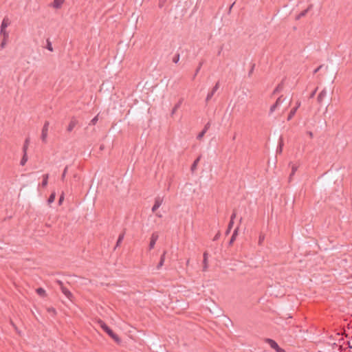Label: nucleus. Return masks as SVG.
Listing matches in <instances>:
<instances>
[{
    "label": "nucleus",
    "mask_w": 352,
    "mask_h": 352,
    "mask_svg": "<svg viewBox=\"0 0 352 352\" xmlns=\"http://www.w3.org/2000/svg\"><path fill=\"white\" fill-rule=\"evenodd\" d=\"M285 99V98L283 95H281L280 96H279V97L277 98V100H276V102H278V105H280V103H281V102H282Z\"/></svg>",
    "instance_id": "obj_41"
},
{
    "label": "nucleus",
    "mask_w": 352,
    "mask_h": 352,
    "mask_svg": "<svg viewBox=\"0 0 352 352\" xmlns=\"http://www.w3.org/2000/svg\"><path fill=\"white\" fill-rule=\"evenodd\" d=\"M208 253L205 252L204 253V258H203V270L206 271L208 268Z\"/></svg>",
    "instance_id": "obj_16"
},
{
    "label": "nucleus",
    "mask_w": 352,
    "mask_h": 352,
    "mask_svg": "<svg viewBox=\"0 0 352 352\" xmlns=\"http://www.w3.org/2000/svg\"><path fill=\"white\" fill-rule=\"evenodd\" d=\"M55 198H56V192H52L47 200V204L50 205L51 204H52L54 201Z\"/></svg>",
    "instance_id": "obj_24"
},
{
    "label": "nucleus",
    "mask_w": 352,
    "mask_h": 352,
    "mask_svg": "<svg viewBox=\"0 0 352 352\" xmlns=\"http://www.w3.org/2000/svg\"><path fill=\"white\" fill-rule=\"evenodd\" d=\"M77 120L75 119H72L70 122L69 123V125L67 126V131L68 132H71L74 128L76 126L77 124Z\"/></svg>",
    "instance_id": "obj_13"
},
{
    "label": "nucleus",
    "mask_w": 352,
    "mask_h": 352,
    "mask_svg": "<svg viewBox=\"0 0 352 352\" xmlns=\"http://www.w3.org/2000/svg\"><path fill=\"white\" fill-rule=\"evenodd\" d=\"M10 24V21L8 17L5 16L0 25V35H9L8 32L6 30L8 25Z\"/></svg>",
    "instance_id": "obj_2"
},
{
    "label": "nucleus",
    "mask_w": 352,
    "mask_h": 352,
    "mask_svg": "<svg viewBox=\"0 0 352 352\" xmlns=\"http://www.w3.org/2000/svg\"><path fill=\"white\" fill-rule=\"evenodd\" d=\"M108 335L118 344L122 343L121 337L117 331H107Z\"/></svg>",
    "instance_id": "obj_6"
},
{
    "label": "nucleus",
    "mask_w": 352,
    "mask_h": 352,
    "mask_svg": "<svg viewBox=\"0 0 352 352\" xmlns=\"http://www.w3.org/2000/svg\"><path fill=\"white\" fill-rule=\"evenodd\" d=\"M210 126V122H208L204 127V129L199 133V134L197 136V139L199 140H201L204 136L205 135L206 133L208 131Z\"/></svg>",
    "instance_id": "obj_7"
},
{
    "label": "nucleus",
    "mask_w": 352,
    "mask_h": 352,
    "mask_svg": "<svg viewBox=\"0 0 352 352\" xmlns=\"http://www.w3.org/2000/svg\"><path fill=\"white\" fill-rule=\"evenodd\" d=\"M307 133L309 134V135L312 138L313 137V133L311 131H308Z\"/></svg>",
    "instance_id": "obj_56"
},
{
    "label": "nucleus",
    "mask_w": 352,
    "mask_h": 352,
    "mask_svg": "<svg viewBox=\"0 0 352 352\" xmlns=\"http://www.w3.org/2000/svg\"><path fill=\"white\" fill-rule=\"evenodd\" d=\"M296 170H297V166L295 165H292V173L289 176L290 177H292L295 174V172L296 171Z\"/></svg>",
    "instance_id": "obj_42"
},
{
    "label": "nucleus",
    "mask_w": 352,
    "mask_h": 352,
    "mask_svg": "<svg viewBox=\"0 0 352 352\" xmlns=\"http://www.w3.org/2000/svg\"><path fill=\"white\" fill-rule=\"evenodd\" d=\"M60 290L68 299L72 300L73 298V294L65 286L62 287Z\"/></svg>",
    "instance_id": "obj_10"
},
{
    "label": "nucleus",
    "mask_w": 352,
    "mask_h": 352,
    "mask_svg": "<svg viewBox=\"0 0 352 352\" xmlns=\"http://www.w3.org/2000/svg\"><path fill=\"white\" fill-rule=\"evenodd\" d=\"M223 323L227 328L229 327V324H230L231 326H233L232 321L228 318H225V321Z\"/></svg>",
    "instance_id": "obj_33"
},
{
    "label": "nucleus",
    "mask_w": 352,
    "mask_h": 352,
    "mask_svg": "<svg viewBox=\"0 0 352 352\" xmlns=\"http://www.w3.org/2000/svg\"><path fill=\"white\" fill-rule=\"evenodd\" d=\"M166 254V251H164L163 254L161 255L160 261L156 267L157 270H160L163 266L165 261Z\"/></svg>",
    "instance_id": "obj_12"
},
{
    "label": "nucleus",
    "mask_w": 352,
    "mask_h": 352,
    "mask_svg": "<svg viewBox=\"0 0 352 352\" xmlns=\"http://www.w3.org/2000/svg\"><path fill=\"white\" fill-rule=\"evenodd\" d=\"M283 88V85L282 83L278 85V86L274 89L273 94H276L279 93Z\"/></svg>",
    "instance_id": "obj_29"
},
{
    "label": "nucleus",
    "mask_w": 352,
    "mask_h": 352,
    "mask_svg": "<svg viewBox=\"0 0 352 352\" xmlns=\"http://www.w3.org/2000/svg\"><path fill=\"white\" fill-rule=\"evenodd\" d=\"M265 342L276 352H287L284 349L280 347L277 342L272 339L266 338Z\"/></svg>",
    "instance_id": "obj_3"
},
{
    "label": "nucleus",
    "mask_w": 352,
    "mask_h": 352,
    "mask_svg": "<svg viewBox=\"0 0 352 352\" xmlns=\"http://www.w3.org/2000/svg\"><path fill=\"white\" fill-rule=\"evenodd\" d=\"M238 234H239V227H236V228L234 230V231H233L232 234V236H234V239H236V237H237Z\"/></svg>",
    "instance_id": "obj_38"
},
{
    "label": "nucleus",
    "mask_w": 352,
    "mask_h": 352,
    "mask_svg": "<svg viewBox=\"0 0 352 352\" xmlns=\"http://www.w3.org/2000/svg\"><path fill=\"white\" fill-rule=\"evenodd\" d=\"M283 146H284L283 138L282 136H280L279 140H278V146H277V148H276V153L277 154L282 153L283 149Z\"/></svg>",
    "instance_id": "obj_8"
},
{
    "label": "nucleus",
    "mask_w": 352,
    "mask_h": 352,
    "mask_svg": "<svg viewBox=\"0 0 352 352\" xmlns=\"http://www.w3.org/2000/svg\"><path fill=\"white\" fill-rule=\"evenodd\" d=\"M182 99H180L174 106V107L173 108L172 111H171V116H173L175 112L177 111V110L178 109L180 108L181 105H182Z\"/></svg>",
    "instance_id": "obj_17"
},
{
    "label": "nucleus",
    "mask_w": 352,
    "mask_h": 352,
    "mask_svg": "<svg viewBox=\"0 0 352 352\" xmlns=\"http://www.w3.org/2000/svg\"><path fill=\"white\" fill-rule=\"evenodd\" d=\"M46 226H47V227H50V225H49V224L46 223Z\"/></svg>",
    "instance_id": "obj_59"
},
{
    "label": "nucleus",
    "mask_w": 352,
    "mask_h": 352,
    "mask_svg": "<svg viewBox=\"0 0 352 352\" xmlns=\"http://www.w3.org/2000/svg\"><path fill=\"white\" fill-rule=\"evenodd\" d=\"M1 36H2V41L0 44V47L1 49H3L7 44V41H8L9 35H6V36L5 35H1Z\"/></svg>",
    "instance_id": "obj_21"
},
{
    "label": "nucleus",
    "mask_w": 352,
    "mask_h": 352,
    "mask_svg": "<svg viewBox=\"0 0 352 352\" xmlns=\"http://www.w3.org/2000/svg\"><path fill=\"white\" fill-rule=\"evenodd\" d=\"M28 148V146L24 144L23 146V153H27Z\"/></svg>",
    "instance_id": "obj_51"
},
{
    "label": "nucleus",
    "mask_w": 352,
    "mask_h": 352,
    "mask_svg": "<svg viewBox=\"0 0 352 352\" xmlns=\"http://www.w3.org/2000/svg\"><path fill=\"white\" fill-rule=\"evenodd\" d=\"M344 343H346L350 349H352V336L346 334L344 338Z\"/></svg>",
    "instance_id": "obj_18"
},
{
    "label": "nucleus",
    "mask_w": 352,
    "mask_h": 352,
    "mask_svg": "<svg viewBox=\"0 0 352 352\" xmlns=\"http://www.w3.org/2000/svg\"><path fill=\"white\" fill-rule=\"evenodd\" d=\"M56 283L60 287V289L65 286L63 282L60 280H56Z\"/></svg>",
    "instance_id": "obj_47"
},
{
    "label": "nucleus",
    "mask_w": 352,
    "mask_h": 352,
    "mask_svg": "<svg viewBox=\"0 0 352 352\" xmlns=\"http://www.w3.org/2000/svg\"><path fill=\"white\" fill-rule=\"evenodd\" d=\"M236 214L235 210H234L231 214L230 221H234V219L236 218Z\"/></svg>",
    "instance_id": "obj_46"
},
{
    "label": "nucleus",
    "mask_w": 352,
    "mask_h": 352,
    "mask_svg": "<svg viewBox=\"0 0 352 352\" xmlns=\"http://www.w3.org/2000/svg\"><path fill=\"white\" fill-rule=\"evenodd\" d=\"M214 94H212V92L209 91L206 96V102H208L212 98Z\"/></svg>",
    "instance_id": "obj_39"
},
{
    "label": "nucleus",
    "mask_w": 352,
    "mask_h": 352,
    "mask_svg": "<svg viewBox=\"0 0 352 352\" xmlns=\"http://www.w3.org/2000/svg\"><path fill=\"white\" fill-rule=\"evenodd\" d=\"M220 236H221V232H220V231H218L217 233L214 236L212 240L214 241H217L219 239Z\"/></svg>",
    "instance_id": "obj_45"
},
{
    "label": "nucleus",
    "mask_w": 352,
    "mask_h": 352,
    "mask_svg": "<svg viewBox=\"0 0 352 352\" xmlns=\"http://www.w3.org/2000/svg\"><path fill=\"white\" fill-rule=\"evenodd\" d=\"M200 159H201V156H199L198 157H197L195 160V161L191 164L190 170L192 171V173H194L197 170V165L200 161Z\"/></svg>",
    "instance_id": "obj_11"
},
{
    "label": "nucleus",
    "mask_w": 352,
    "mask_h": 352,
    "mask_svg": "<svg viewBox=\"0 0 352 352\" xmlns=\"http://www.w3.org/2000/svg\"><path fill=\"white\" fill-rule=\"evenodd\" d=\"M300 102L298 101L296 102V105L295 107H297V109H298L300 107Z\"/></svg>",
    "instance_id": "obj_55"
},
{
    "label": "nucleus",
    "mask_w": 352,
    "mask_h": 352,
    "mask_svg": "<svg viewBox=\"0 0 352 352\" xmlns=\"http://www.w3.org/2000/svg\"><path fill=\"white\" fill-rule=\"evenodd\" d=\"M308 10H309V9H306V10H304L302 12H300V14L296 16V19L298 20L300 18L304 17L305 16H306V14L308 12Z\"/></svg>",
    "instance_id": "obj_26"
},
{
    "label": "nucleus",
    "mask_w": 352,
    "mask_h": 352,
    "mask_svg": "<svg viewBox=\"0 0 352 352\" xmlns=\"http://www.w3.org/2000/svg\"><path fill=\"white\" fill-rule=\"evenodd\" d=\"M28 161V155L27 153H23L21 159V161H20V164L21 166H24L25 164V163L27 162Z\"/></svg>",
    "instance_id": "obj_28"
},
{
    "label": "nucleus",
    "mask_w": 352,
    "mask_h": 352,
    "mask_svg": "<svg viewBox=\"0 0 352 352\" xmlns=\"http://www.w3.org/2000/svg\"><path fill=\"white\" fill-rule=\"evenodd\" d=\"M238 234H239V227H236V228L234 230V231H233L232 234V236H234V239H236V237H237Z\"/></svg>",
    "instance_id": "obj_37"
},
{
    "label": "nucleus",
    "mask_w": 352,
    "mask_h": 352,
    "mask_svg": "<svg viewBox=\"0 0 352 352\" xmlns=\"http://www.w3.org/2000/svg\"><path fill=\"white\" fill-rule=\"evenodd\" d=\"M254 67H255V64L254 63H252L251 65V68L248 72V76H250L252 75V74L254 72Z\"/></svg>",
    "instance_id": "obj_43"
},
{
    "label": "nucleus",
    "mask_w": 352,
    "mask_h": 352,
    "mask_svg": "<svg viewBox=\"0 0 352 352\" xmlns=\"http://www.w3.org/2000/svg\"><path fill=\"white\" fill-rule=\"evenodd\" d=\"M91 324L94 330H97L98 328H101L102 330H111L107 324L100 319L94 320L93 323Z\"/></svg>",
    "instance_id": "obj_1"
},
{
    "label": "nucleus",
    "mask_w": 352,
    "mask_h": 352,
    "mask_svg": "<svg viewBox=\"0 0 352 352\" xmlns=\"http://www.w3.org/2000/svg\"><path fill=\"white\" fill-rule=\"evenodd\" d=\"M204 63V60H201V61L199 63V64L198 67H197V69H196V70H195V74H194V76H193V79L195 78V76H196L197 75V74L199 73V70L201 69V67H202V65H203Z\"/></svg>",
    "instance_id": "obj_30"
},
{
    "label": "nucleus",
    "mask_w": 352,
    "mask_h": 352,
    "mask_svg": "<svg viewBox=\"0 0 352 352\" xmlns=\"http://www.w3.org/2000/svg\"><path fill=\"white\" fill-rule=\"evenodd\" d=\"M29 142H30L29 138H26L25 140L24 144L28 146Z\"/></svg>",
    "instance_id": "obj_54"
},
{
    "label": "nucleus",
    "mask_w": 352,
    "mask_h": 352,
    "mask_svg": "<svg viewBox=\"0 0 352 352\" xmlns=\"http://www.w3.org/2000/svg\"><path fill=\"white\" fill-rule=\"evenodd\" d=\"M321 67H322V66H319V67H318L316 69H314V74L317 73V72L320 70V69Z\"/></svg>",
    "instance_id": "obj_53"
},
{
    "label": "nucleus",
    "mask_w": 352,
    "mask_h": 352,
    "mask_svg": "<svg viewBox=\"0 0 352 352\" xmlns=\"http://www.w3.org/2000/svg\"><path fill=\"white\" fill-rule=\"evenodd\" d=\"M158 238H159V236L157 232H153L151 234V236L150 238L149 245H148L149 250L154 248L155 245L156 241H157Z\"/></svg>",
    "instance_id": "obj_5"
},
{
    "label": "nucleus",
    "mask_w": 352,
    "mask_h": 352,
    "mask_svg": "<svg viewBox=\"0 0 352 352\" xmlns=\"http://www.w3.org/2000/svg\"><path fill=\"white\" fill-rule=\"evenodd\" d=\"M47 50H48L50 52H53V47H52V42L50 41V40L49 38H47L46 40V45L45 47Z\"/></svg>",
    "instance_id": "obj_27"
},
{
    "label": "nucleus",
    "mask_w": 352,
    "mask_h": 352,
    "mask_svg": "<svg viewBox=\"0 0 352 352\" xmlns=\"http://www.w3.org/2000/svg\"><path fill=\"white\" fill-rule=\"evenodd\" d=\"M47 131L48 130L47 129H42L41 138L42 140V142L44 143H45L47 140Z\"/></svg>",
    "instance_id": "obj_19"
},
{
    "label": "nucleus",
    "mask_w": 352,
    "mask_h": 352,
    "mask_svg": "<svg viewBox=\"0 0 352 352\" xmlns=\"http://www.w3.org/2000/svg\"><path fill=\"white\" fill-rule=\"evenodd\" d=\"M234 3H235V1H234V2H233V3L230 5V8H229V9H230V10L232 8V7L234 6Z\"/></svg>",
    "instance_id": "obj_57"
},
{
    "label": "nucleus",
    "mask_w": 352,
    "mask_h": 352,
    "mask_svg": "<svg viewBox=\"0 0 352 352\" xmlns=\"http://www.w3.org/2000/svg\"><path fill=\"white\" fill-rule=\"evenodd\" d=\"M98 116H95L94 118H92V120L90 121V123L89 124H91V125H95L97 122H98Z\"/></svg>",
    "instance_id": "obj_40"
},
{
    "label": "nucleus",
    "mask_w": 352,
    "mask_h": 352,
    "mask_svg": "<svg viewBox=\"0 0 352 352\" xmlns=\"http://www.w3.org/2000/svg\"><path fill=\"white\" fill-rule=\"evenodd\" d=\"M63 200H64V196H63V195H61L58 199V204L61 205Z\"/></svg>",
    "instance_id": "obj_50"
},
{
    "label": "nucleus",
    "mask_w": 352,
    "mask_h": 352,
    "mask_svg": "<svg viewBox=\"0 0 352 352\" xmlns=\"http://www.w3.org/2000/svg\"><path fill=\"white\" fill-rule=\"evenodd\" d=\"M162 202H163V198L162 197H161L160 196L156 197L155 199L154 204H153V207L151 208L152 212H153V213L156 212L157 209L162 205Z\"/></svg>",
    "instance_id": "obj_4"
},
{
    "label": "nucleus",
    "mask_w": 352,
    "mask_h": 352,
    "mask_svg": "<svg viewBox=\"0 0 352 352\" xmlns=\"http://www.w3.org/2000/svg\"><path fill=\"white\" fill-rule=\"evenodd\" d=\"M296 111H297V107H293L290 112L288 114V116H287V120L289 121L290 120L292 119V118L294 116V115L296 114Z\"/></svg>",
    "instance_id": "obj_23"
},
{
    "label": "nucleus",
    "mask_w": 352,
    "mask_h": 352,
    "mask_svg": "<svg viewBox=\"0 0 352 352\" xmlns=\"http://www.w3.org/2000/svg\"><path fill=\"white\" fill-rule=\"evenodd\" d=\"M124 231H123L122 233H120L118 237V239H117V241H116V247L115 248H116L117 247H119L121 243H122V241L124 239Z\"/></svg>",
    "instance_id": "obj_15"
},
{
    "label": "nucleus",
    "mask_w": 352,
    "mask_h": 352,
    "mask_svg": "<svg viewBox=\"0 0 352 352\" xmlns=\"http://www.w3.org/2000/svg\"><path fill=\"white\" fill-rule=\"evenodd\" d=\"M233 225H234V221H230L228 225V228L225 232L226 236H228L230 233L231 230L232 229Z\"/></svg>",
    "instance_id": "obj_25"
},
{
    "label": "nucleus",
    "mask_w": 352,
    "mask_h": 352,
    "mask_svg": "<svg viewBox=\"0 0 352 352\" xmlns=\"http://www.w3.org/2000/svg\"><path fill=\"white\" fill-rule=\"evenodd\" d=\"M236 239H234V236H231L229 241H228V245L232 246L235 241Z\"/></svg>",
    "instance_id": "obj_44"
},
{
    "label": "nucleus",
    "mask_w": 352,
    "mask_h": 352,
    "mask_svg": "<svg viewBox=\"0 0 352 352\" xmlns=\"http://www.w3.org/2000/svg\"><path fill=\"white\" fill-rule=\"evenodd\" d=\"M48 178H49V175L48 174L43 175V180H42V182H41V186L43 188H45V187H46L47 186Z\"/></svg>",
    "instance_id": "obj_22"
},
{
    "label": "nucleus",
    "mask_w": 352,
    "mask_h": 352,
    "mask_svg": "<svg viewBox=\"0 0 352 352\" xmlns=\"http://www.w3.org/2000/svg\"><path fill=\"white\" fill-rule=\"evenodd\" d=\"M156 216L161 218L162 217V214L160 213H156Z\"/></svg>",
    "instance_id": "obj_58"
},
{
    "label": "nucleus",
    "mask_w": 352,
    "mask_h": 352,
    "mask_svg": "<svg viewBox=\"0 0 352 352\" xmlns=\"http://www.w3.org/2000/svg\"><path fill=\"white\" fill-rule=\"evenodd\" d=\"M219 82H217L215 85L213 87L210 92H212V94H214V93L219 89Z\"/></svg>",
    "instance_id": "obj_35"
},
{
    "label": "nucleus",
    "mask_w": 352,
    "mask_h": 352,
    "mask_svg": "<svg viewBox=\"0 0 352 352\" xmlns=\"http://www.w3.org/2000/svg\"><path fill=\"white\" fill-rule=\"evenodd\" d=\"M179 58H180V54H179V52H177V53L174 55V56H173V60H173V62L174 63H177L179 61Z\"/></svg>",
    "instance_id": "obj_31"
},
{
    "label": "nucleus",
    "mask_w": 352,
    "mask_h": 352,
    "mask_svg": "<svg viewBox=\"0 0 352 352\" xmlns=\"http://www.w3.org/2000/svg\"><path fill=\"white\" fill-rule=\"evenodd\" d=\"M219 82H217L215 85L213 87L210 92H212V94H214V93L219 89Z\"/></svg>",
    "instance_id": "obj_34"
},
{
    "label": "nucleus",
    "mask_w": 352,
    "mask_h": 352,
    "mask_svg": "<svg viewBox=\"0 0 352 352\" xmlns=\"http://www.w3.org/2000/svg\"><path fill=\"white\" fill-rule=\"evenodd\" d=\"M49 122L46 121L43 126V129H47L48 130Z\"/></svg>",
    "instance_id": "obj_52"
},
{
    "label": "nucleus",
    "mask_w": 352,
    "mask_h": 352,
    "mask_svg": "<svg viewBox=\"0 0 352 352\" xmlns=\"http://www.w3.org/2000/svg\"><path fill=\"white\" fill-rule=\"evenodd\" d=\"M64 1L65 0H54L53 2L50 4V6L55 9H60L64 3Z\"/></svg>",
    "instance_id": "obj_9"
},
{
    "label": "nucleus",
    "mask_w": 352,
    "mask_h": 352,
    "mask_svg": "<svg viewBox=\"0 0 352 352\" xmlns=\"http://www.w3.org/2000/svg\"><path fill=\"white\" fill-rule=\"evenodd\" d=\"M67 167L66 166L64 170H63V172L62 173V175H61V178L62 179H64L65 177V175L67 173Z\"/></svg>",
    "instance_id": "obj_48"
},
{
    "label": "nucleus",
    "mask_w": 352,
    "mask_h": 352,
    "mask_svg": "<svg viewBox=\"0 0 352 352\" xmlns=\"http://www.w3.org/2000/svg\"><path fill=\"white\" fill-rule=\"evenodd\" d=\"M278 102H276L274 104H273L271 107H270V114L272 113L276 109V108L278 107Z\"/></svg>",
    "instance_id": "obj_32"
},
{
    "label": "nucleus",
    "mask_w": 352,
    "mask_h": 352,
    "mask_svg": "<svg viewBox=\"0 0 352 352\" xmlns=\"http://www.w3.org/2000/svg\"><path fill=\"white\" fill-rule=\"evenodd\" d=\"M327 95V91L326 89H323L322 90L320 94H318V97H317V100H318V103H321L322 100L324 99V98Z\"/></svg>",
    "instance_id": "obj_14"
},
{
    "label": "nucleus",
    "mask_w": 352,
    "mask_h": 352,
    "mask_svg": "<svg viewBox=\"0 0 352 352\" xmlns=\"http://www.w3.org/2000/svg\"><path fill=\"white\" fill-rule=\"evenodd\" d=\"M316 91H317V88L311 91V93L310 94L309 98H314L315 96V95H316Z\"/></svg>",
    "instance_id": "obj_49"
},
{
    "label": "nucleus",
    "mask_w": 352,
    "mask_h": 352,
    "mask_svg": "<svg viewBox=\"0 0 352 352\" xmlns=\"http://www.w3.org/2000/svg\"><path fill=\"white\" fill-rule=\"evenodd\" d=\"M36 293L41 297H45L46 296V292L43 287H38L36 289Z\"/></svg>",
    "instance_id": "obj_20"
},
{
    "label": "nucleus",
    "mask_w": 352,
    "mask_h": 352,
    "mask_svg": "<svg viewBox=\"0 0 352 352\" xmlns=\"http://www.w3.org/2000/svg\"><path fill=\"white\" fill-rule=\"evenodd\" d=\"M47 312L52 315H55L56 314V309L52 307H48L47 309Z\"/></svg>",
    "instance_id": "obj_36"
}]
</instances>
